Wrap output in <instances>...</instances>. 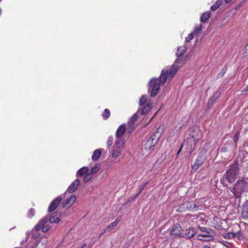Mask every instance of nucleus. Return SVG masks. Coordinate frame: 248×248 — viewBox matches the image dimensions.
Segmentation results:
<instances>
[{
    "label": "nucleus",
    "instance_id": "6ab92c4d",
    "mask_svg": "<svg viewBox=\"0 0 248 248\" xmlns=\"http://www.w3.org/2000/svg\"><path fill=\"white\" fill-rule=\"evenodd\" d=\"M152 107L153 103L148 101L146 104V105L144 106V107L142 108V109L141 110H140V109H139L138 110L140 111V114L142 115H144L150 111Z\"/></svg>",
    "mask_w": 248,
    "mask_h": 248
},
{
    "label": "nucleus",
    "instance_id": "72a5a7b5",
    "mask_svg": "<svg viewBox=\"0 0 248 248\" xmlns=\"http://www.w3.org/2000/svg\"><path fill=\"white\" fill-rule=\"evenodd\" d=\"M212 237L210 239L212 240V238H213V236H211V234H209L208 233L205 234H201L197 236V238L199 240H202V237Z\"/></svg>",
    "mask_w": 248,
    "mask_h": 248
},
{
    "label": "nucleus",
    "instance_id": "9d476101",
    "mask_svg": "<svg viewBox=\"0 0 248 248\" xmlns=\"http://www.w3.org/2000/svg\"><path fill=\"white\" fill-rule=\"evenodd\" d=\"M164 125L161 124L159 126L155 132L152 134V135L149 138V139H152L154 141L157 143L159 140L160 139L161 135L163 134Z\"/></svg>",
    "mask_w": 248,
    "mask_h": 248
},
{
    "label": "nucleus",
    "instance_id": "473e14b6",
    "mask_svg": "<svg viewBox=\"0 0 248 248\" xmlns=\"http://www.w3.org/2000/svg\"><path fill=\"white\" fill-rule=\"evenodd\" d=\"M223 237L225 239H232L234 237V233L233 232H228V233H224L223 234Z\"/></svg>",
    "mask_w": 248,
    "mask_h": 248
},
{
    "label": "nucleus",
    "instance_id": "ea45409f",
    "mask_svg": "<svg viewBox=\"0 0 248 248\" xmlns=\"http://www.w3.org/2000/svg\"><path fill=\"white\" fill-rule=\"evenodd\" d=\"M35 213V210L33 208H31L29 210L28 212V217L29 218H31Z\"/></svg>",
    "mask_w": 248,
    "mask_h": 248
},
{
    "label": "nucleus",
    "instance_id": "8fccbe9b",
    "mask_svg": "<svg viewBox=\"0 0 248 248\" xmlns=\"http://www.w3.org/2000/svg\"><path fill=\"white\" fill-rule=\"evenodd\" d=\"M184 143H182V145H181V147H180V148L179 150H178V151L177 152V155H178L180 154V153L181 152V150H182V148H183V146H184Z\"/></svg>",
    "mask_w": 248,
    "mask_h": 248
},
{
    "label": "nucleus",
    "instance_id": "c85d7f7f",
    "mask_svg": "<svg viewBox=\"0 0 248 248\" xmlns=\"http://www.w3.org/2000/svg\"><path fill=\"white\" fill-rule=\"evenodd\" d=\"M110 115V110L108 108H106L104 110V111L102 114V116L104 120H107L109 117Z\"/></svg>",
    "mask_w": 248,
    "mask_h": 248
},
{
    "label": "nucleus",
    "instance_id": "4c0bfd02",
    "mask_svg": "<svg viewBox=\"0 0 248 248\" xmlns=\"http://www.w3.org/2000/svg\"><path fill=\"white\" fill-rule=\"evenodd\" d=\"M149 183V182H146L145 183H144L139 189V193L136 195V196L135 197V198L134 199H135V198H136L137 197H138L139 194L144 190L145 187L146 186V185Z\"/></svg>",
    "mask_w": 248,
    "mask_h": 248
},
{
    "label": "nucleus",
    "instance_id": "4be33fe9",
    "mask_svg": "<svg viewBox=\"0 0 248 248\" xmlns=\"http://www.w3.org/2000/svg\"><path fill=\"white\" fill-rule=\"evenodd\" d=\"M89 171V168L88 167H83L80 169L77 173V176H82L86 174Z\"/></svg>",
    "mask_w": 248,
    "mask_h": 248
},
{
    "label": "nucleus",
    "instance_id": "1a4fd4ad",
    "mask_svg": "<svg viewBox=\"0 0 248 248\" xmlns=\"http://www.w3.org/2000/svg\"><path fill=\"white\" fill-rule=\"evenodd\" d=\"M185 142H186V150L189 154L190 155L195 149L196 145L198 141L187 137Z\"/></svg>",
    "mask_w": 248,
    "mask_h": 248
},
{
    "label": "nucleus",
    "instance_id": "79ce46f5",
    "mask_svg": "<svg viewBox=\"0 0 248 248\" xmlns=\"http://www.w3.org/2000/svg\"><path fill=\"white\" fill-rule=\"evenodd\" d=\"M230 144H225L223 147L221 149L220 152H227L229 149Z\"/></svg>",
    "mask_w": 248,
    "mask_h": 248
},
{
    "label": "nucleus",
    "instance_id": "c9c22d12",
    "mask_svg": "<svg viewBox=\"0 0 248 248\" xmlns=\"http://www.w3.org/2000/svg\"><path fill=\"white\" fill-rule=\"evenodd\" d=\"M92 177V174L90 172H87L84 177V182L89 181L91 179Z\"/></svg>",
    "mask_w": 248,
    "mask_h": 248
},
{
    "label": "nucleus",
    "instance_id": "2f4dec72",
    "mask_svg": "<svg viewBox=\"0 0 248 248\" xmlns=\"http://www.w3.org/2000/svg\"><path fill=\"white\" fill-rule=\"evenodd\" d=\"M147 100V95H143L140 99L139 105L140 106H143L146 103Z\"/></svg>",
    "mask_w": 248,
    "mask_h": 248
},
{
    "label": "nucleus",
    "instance_id": "aec40b11",
    "mask_svg": "<svg viewBox=\"0 0 248 248\" xmlns=\"http://www.w3.org/2000/svg\"><path fill=\"white\" fill-rule=\"evenodd\" d=\"M196 234L194 227H190L186 231L185 235L187 238H192Z\"/></svg>",
    "mask_w": 248,
    "mask_h": 248
},
{
    "label": "nucleus",
    "instance_id": "cd10ccee",
    "mask_svg": "<svg viewBox=\"0 0 248 248\" xmlns=\"http://www.w3.org/2000/svg\"><path fill=\"white\" fill-rule=\"evenodd\" d=\"M101 152L100 149L95 150L92 156V159L93 160H97L101 156Z\"/></svg>",
    "mask_w": 248,
    "mask_h": 248
},
{
    "label": "nucleus",
    "instance_id": "864d4df0",
    "mask_svg": "<svg viewBox=\"0 0 248 248\" xmlns=\"http://www.w3.org/2000/svg\"><path fill=\"white\" fill-rule=\"evenodd\" d=\"M157 111L154 114V115L151 117V118L150 119L149 121V123L151 122L153 119V118L155 117V116L156 115V113H157Z\"/></svg>",
    "mask_w": 248,
    "mask_h": 248
},
{
    "label": "nucleus",
    "instance_id": "e433bc0d",
    "mask_svg": "<svg viewBox=\"0 0 248 248\" xmlns=\"http://www.w3.org/2000/svg\"><path fill=\"white\" fill-rule=\"evenodd\" d=\"M198 228L202 232H205L209 234H211L210 230L203 227L198 226Z\"/></svg>",
    "mask_w": 248,
    "mask_h": 248
},
{
    "label": "nucleus",
    "instance_id": "09e8293b",
    "mask_svg": "<svg viewBox=\"0 0 248 248\" xmlns=\"http://www.w3.org/2000/svg\"><path fill=\"white\" fill-rule=\"evenodd\" d=\"M182 58H178L175 60V63H180L182 62Z\"/></svg>",
    "mask_w": 248,
    "mask_h": 248
},
{
    "label": "nucleus",
    "instance_id": "a19ab883",
    "mask_svg": "<svg viewBox=\"0 0 248 248\" xmlns=\"http://www.w3.org/2000/svg\"><path fill=\"white\" fill-rule=\"evenodd\" d=\"M202 24H200V25L199 26H198L197 27H196L195 29L194 33L195 34H199L200 33V32L202 31Z\"/></svg>",
    "mask_w": 248,
    "mask_h": 248
},
{
    "label": "nucleus",
    "instance_id": "423d86ee",
    "mask_svg": "<svg viewBox=\"0 0 248 248\" xmlns=\"http://www.w3.org/2000/svg\"><path fill=\"white\" fill-rule=\"evenodd\" d=\"M48 220V218L46 217H44L40 222L35 226L34 229L36 231H38L40 230L41 229H42V231L43 232H46L50 228V226L48 225H46V223Z\"/></svg>",
    "mask_w": 248,
    "mask_h": 248
},
{
    "label": "nucleus",
    "instance_id": "13d9d810",
    "mask_svg": "<svg viewBox=\"0 0 248 248\" xmlns=\"http://www.w3.org/2000/svg\"><path fill=\"white\" fill-rule=\"evenodd\" d=\"M124 128H125V131H126V125H125Z\"/></svg>",
    "mask_w": 248,
    "mask_h": 248
},
{
    "label": "nucleus",
    "instance_id": "3c124183",
    "mask_svg": "<svg viewBox=\"0 0 248 248\" xmlns=\"http://www.w3.org/2000/svg\"><path fill=\"white\" fill-rule=\"evenodd\" d=\"M245 54L246 55H248V43L247 44V45L246 46V51H245Z\"/></svg>",
    "mask_w": 248,
    "mask_h": 248
},
{
    "label": "nucleus",
    "instance_id": "7c9ffc66",
    "mask_svg": "<svg viewBox=\"0 0 248 248\" xmlns=\"http://www.w3.org/2000/svg\"><path fill=\"white\" fill-rule=\"evenodd\" d=\"M227 70V66L225 65L222 68L220 72L218 74L217 76V78L219 79L223 77L224 74H225Z\"/></svg>",
    "mask_w": 248,
    "mask_h": 248
},
{
    "label": "nucleus",
    "instance_id": "4d7b16f0",
    "mask_svg": "<svg viewBox=\"0 0 248 248\" xmlns=\"http://www.w3.org/2000/svg\"><path fill=\"white\" fill-rule=\"evenodd\" d=\"M86 243L84 244L83 245V246H82L80 248H84V247L86 246Z\"/></svg>",
    "mask_w": 248,
    "mask_h": 248
},
{
    "label": "nucleus",
    "instance_id": "b1692460",
    "mask_svg": "<svg viewBox=\"0 0 248 248\" xmlns=\"http://www.w3.org/2000/svg\"><path fill=\"white\" fill-rule=\"evenodd\" d=\"M211 16V12L210 11H208L205 12L202 15L201 17V21L202 22H206L208 20L209 17Z\"/></svg>",
    "mask_w": 248,
    "mask_h": 248
},
{
    "label": "nucleus",
    "instance_id": "f704fd0d",
    "mask_svg": "<svg viewBox=\"0 0 248 248\" xmlns=\"http://www.w3.org/2000/svg\"><path fill=\"white\" fill-rule=\"evenodd\" d=\"M216 100H217V98L215 96L209 98L208 99V105H207L208 107L210 108L212 105L213 103L216 101Z\"/></svg>",
    "mask_w": 248,
    "mask_h": 248
},
{
    "label": "nucleus",
    "instance_id": "5701e85b",
    "mask_svg": "<svg viewBox=\"0 0 248 248\" xmlns=\"http://www.w3.org/2000/svg\"><path fill=\"white\" fill-rule=\"evenodd\" d=\"M186 51V47L184 46H180L177 48L176 55L178 57L182 56Z\"/></svg>",
    "mask_w": 248,
    "mask_h": 248
},
{
    "label": "nucleus",
    "instance_id": "4468645a",
    "mask_svg": "<svg viewBox=\"0 0 248 248\" xmlns=\"http://www.w3.org/2000/svg\"><path fill=\"white\" fill-rule=\"evenodd\" d=\"M80 183V181L79 179H77L75 180L68 187L66 192H65V194L67 192L72 193L74 192L78 187V186L79 185Z\"/></svg>",
    "mask_w": 248,
    "mask_h": 248
},
{
    "label": "nucleus",
    "instance_id": "58836bf2",
    "mask_svg": "<svg viewBox=\"0 0 248 248\" xmlns=\"http://www.w3.org/2000/svg\"><path fill=\"white\" fill-rule=\"evenodd\" d=\"M99 167L97 165H94L91 169L90 173L93 175L98 171Z\"/></svg>",
    "mask_w": 248,
    "mask_h": 248
},
{
    "label": "nucleus",
    "instance_id": "20e7f679",
    "mask_svg": "<svg viewBox=\"0 0 248 248\" xmlns=\"http://www.w3.org/2000/svg\"><path fill=\"white\" fill-rule=\"evenodd\" d=\"M124 134V124H122L117 130L116 133V145L117 148L120 149L124 144V140L123 138Z\"/></svg>",
    "mask_w": 248,
    "mask_h": 248
},
{
    "label": "nucleus",
    "instance_id": "5fc2aeb1",
    "mask_svg": "<svg viewBox=\"0 0 248 248\" xmlns=\"http://www.w3.org/2000/svg\"><path fill=\"white\" fill-rule=\"evenodd\" d=\"M232 0H225V2L226 3H229Z\"/></svg>",
    "mask_w": 248,
    "mask_h": 248
},
{
    "label": "nucleus",
    "instance_id": "37998d69",
    "mask_svg": "<svg viewBox=\"0 0 248 248\" xmlns=\"http://www.w3.org/2000/svg\"><path fill=\"white\" fill-rule=\"evenodd\" d=\"M194 37V33L191 32L189 33L186 37V42H189L190 40H191Z\"/></svg>",
    "mask_w": 248,
    "mask_h": 248
},
{
    "label": "nucleus",
    "instance_id": "a18cd8bd",
    "mask_svg": "<svg viewBox=\"0 0 248 248\" xmlns=\"http://www.w3.org/2000/svg\"><path fill=\"white\" fill-rule=\"evenodd\" d=\"M113 137L112 136H109L108 137V141H107V145H108V147H110L112 144V143H113Z\"/></svg>",
    "mask_w": 248,
    "mask_h": 248
},
{
    "label": "nucleus",
    "instance_id": "412c9836",
    "mask_svg": "<svg viewBox=\"0 0 248 248\" xmlns=\"http://www.w3.org/2000/svg\"><path fill=\"white\" fill-rule=\"evenodd\" d=\"M187 202V211H195L198 210V206L192 202Z\"/></svg>",
    "mask_w": 248,
    "mask_h": 248
},
{
    "label": "nucleus",
    "instance_id": "f8f14e48",
    "mask_svg": "<svg viewBox=\"0 0 248 248\" xmlns=\"http://www.w3.org/2000/svg\"><path fill=\"white\" fill-rule=\"evenodd\" d=\"M62 201V198L61 197H58L56 199L53 200L51 203L48 207V211L49 212H51L54 211L61 202Z\"/></svg>",
    "mask_w": 248,
    "mask_h": 248
},
{
    "label": "nucleus",
    "instance_id": "39448f33",
    "mask_svg": "<svg viewBox=\"0 0 248 248\" xmlns=\"http://www.w3.org/2000/svg\"><path fill=\"white\" fill-rule=\"evenodd\" d=\"M139 115L140 111L138 110L128 121L127 130L129 134H130L138 126L139 123L137 122V121Z\"/></svg>",
    "mask_w": 248,
    "mask_h": 248
},
{
    "label": "nucleus",
    "instance_id": "49530a36",
    "mask_svg": "<svg viewBox=\"0 0 248 248\" xmlns=\"http://www.w3.org/2000/svg\"><path fill=\"white\" fill-rule=\"evenodd\" d=\"M176 211H177V212H186V211H185V209L183 208V206H182L181 204V205H180L178 207V208H177V209Z\"/></svg>",
    "mask_w": 248,
    "mask_h": 248
},
{
    "label": "nucleus",
    "instance_id": "ddd939ff",
    "mask_svg": "<svg viewBox=\"0 0 248 248\" xmlns=\"http://www.w3.org/2000/svg\"><path fill=\"white\" fill-rule=\"evenodd\" d=\"M241 217L243 219L248 221V200L243 204Z\"/></svg>",
    "mask_w": 248,
    "mask_h": 248
},
{
    "label": "nucleus",
    "instance_id": "6e6552de",
    "mask_svg": "<svg viewBox=\"0 0 248 248\" xmlns=\"http://www.w3.org/2000/svg\"><path fill=\"white\" fill-rule=\"evenodd\" d=\"M188 138L199 141L202 137V132L198 128H194L189 130Z\"/></svg>",
    "mask_w": 248,
    "mask_h": 248
},
{
    "label": "nucleus",
    "instance_id": "2eb2a0df",
    "mask_svg": "<svg viewBox=\"0 0 248 248\" xmlns=\"http://www.w3.org/2000/svg\"><path fill=\"white\" fill-rule=\"evenodd\" d=\"M157 143L154 141L152 139L150 140L148 139L145 143V149L150 152H153L154 151V147Z\"/></svg>",
    "mask_w": 248,
    "mask_h": 248
},
{
    "label": "nucleus",
    "instance_id": "c03bdc74",
    "mask_svg": "<svg viewBox=\"0 0 248 248\" xmlns=\"http://www.w3.org/2000/svg\"><path fill=\"white\" fill-rule=\"evenodd\" d=\"M239 136H240V132L238 131H236V132L234 134V139H233L234 142L235 144L236 143V142L237 141V140L239 139Z\"/></svg>",
    "mask_w": 248,
    "mask_h": 248
},
{
    "label": "nucleus",
    "instance_id": "7ed1b4c3",
    "mask_svg": "<svg viewBox=\"0 0 248 248\" xmlns=\"http://www.w3.org/2000/svg\"><path fill=\"white\" fill-rule=\"evenodd\" d=\"M149 89L151 90L150 96L152 97H155L158 93L160 89V86H162L158 82V79L156 78H153L149 82Z\"/></svg>",
    "mask_w": 248,
    "mask_h": 248
},
{
    "label": "nucleus",
    "instance_id": "c756f323",
    "mask_svg": "<svg viewBox=\"0 0 248 248\" xmlns=\"http://www.w3.org/2000/svg\"><path fill=\"white\" fill-rule=\"evenodd\" d=\"M245 235L241 232L240 230H239L236 233H234V237H235L237 239L239 240H242L245 238Z\"/></svg>",
    "mask_w": 248,
    "mask_h": 248
},
{
    "label": "nucleus",
    "instance_id": "dca6fc26",
    "mask_svg": "<svg viewBox=\"0 0 248 248\" xmlns=\"http://www.w3.org/2000/svg\"><path fill=\"white\" fill-rule=\"evenodd\" d=\"M182 227L179 224H175L170 231V234L174 237L179 235L181 233Z\"/></svg>",
    "mask_w": 248,
    "mask_h": 248
},
{
    "label": "nucleus",
    "instance_id": "f03ea898",
    "mask_svg": "<svg viewBox=\"0 0 248 248\" xmlns=\"http://www.w3.org/2000/svg\"><path fill=\"white\" fill-rule=\"evenodd\" d=\"M239 170L238 161H235L233 164L230 166V168L224 174V177L229 183H232L235 181L236 176L239 173Z\"/></svg>",
    "mask_w": 248,
    "mask_h": 248
},
{
    "label": "nucleus",
    "instance_id": "9b49d317",
    "mask_svg": "<svg viewBox=\"0 0 248 248\" xmlns=\"http://www.w3.org/2000/svg\"><path fill=\"white\" fill-rule=\"evenodd\" d=\"M168 75L169 69L167 68H164L161 71L158 79V82L161 85L163 86L165 83Z\"/></svg>",
    "mask_w": 248,
    "mask_h": 248
},
{
    "label": "nucleus",
    "instance_id": "a211bd4d",
    "mask_svg": "<svg viewBox=\"0 0 248 248\" xmlns=\"http://www.w3.org/2000/svg\"><path fill=\"white\" fill-rule=\"evenodd\" d=\"M60 214H58L57 212L53 213L49 218V221L50 223H58L61 220Z\"/></svg>",
    "mask_w": 248,
    "mask_h": 248
},
{
    "label": "nucleus",
    "instance_id": "de8ad7c7",
    "mask_svg": "<svg viewBox=\"0 0 248 248\" xmlns=\"http://www.w3.org/2000/svg\"><path fill=\"white\" fill-rule=\"evenodd\" d=\"M183 207V208L185 209V211H187V202H186L183 204H181Z\"/></svg>",
    "mask_w": 248,
    "mask_h": 248
},
{
    "label": "nucleus",
    "instance_id": "603ef678",
    "mask_svg": "<svg viewBox=\"0 0 248 248\" xmlns=\"http://www.w3.org/2000/svg\"><path fill=\"white\" fill-rule=\"evenodd\" d=\"M202 248H214V247H209L207 245H204L203 246H202Z\"/></svg>",
    "mask_w": 248,
    "mask_h": 248
},
{
    "label": "nucleus",
    "instance_id": "f257e3e1",
    "mask_svg": "<svg viewBox=\"0 0 248 248\" xmlns=\"http://www.w3.org/2000/svg\"><path fill=\"white\" fill-rule=\"evenodd\" d=\"M230 190L235 198H239L244 192L248 191V184L245 179H242L238 180Z\"/></svg>",
    "mask_w": 248,
    "mask_h": 248
},
{
    "label": "nucleus",
    "instance_id": "393cba45",
    "mask_svg": "<svg viewBox=\"0 0 248 248\" xmlns=\"http://www.w3.org/2000/svg\"><path fill=\"white\" fill-rule=\"evenodd\" d=\"M119 221V220L118 219H117L115 221L112 222L111 224H110L109 226H107L106 228V229H105L104 233H106L107 232H109V231L112 230L113 229H114V227L117 225Z\"/></svg>",
    "mask_w": 248,
    "mask_h": 248
},
{
    "label": "nucleus",
    "instance_id": "6e6d98bb",
    "mask_svg": "<svg viewBox=\"0 0 248 248\" xmlns=\"http://www.w3.org/2000/svg\"><path fill=\"white\" fill-rule=\"evenodd\" d=\"M112 156L113 157H116L117 156V155L114 152H113L112 154Z\"/></svg>",
    "mask_w": 248,
    "mask_h": 248
},
{
    "label": "nucleus",
    "instance_id": "0eeeda50",
    "mask_svg": "<svg viewBox=\"0 0 248 248\" xmlns=\"http://www.w3.org/2000/svg\"><path fill=\"white\" fill-rule=\"evenodd\" d=\"M206 160V157L203 153L199 155L193 165H192V170L195 172L203 164Z\"/></svg>",
    "mask_w": 248,
    "mask_h": 248
},
{
    "label": "nucleus",
    "instance_id": "f3484780",
    "mask_svg": "<svg viewBox=\"0 0 248 248\" xmlns=\"http://www.w3.org/2000/svg\"><path fill=\"white\" fill-rule=\"evenodd\" d=\"M76 200V197L75 195H71L69 198L63 201L62 205L63 207L67 206H71Z\"/></svg>",
    "mask_w": 248,
    "mask_h": 248
},
{
    "label": "nucleus",
    "instance_id": "bb28decb",
    "mask_svg": "<svg viewBox=\"0 0 248 248\" xmlns=\"http://www.w3.org/2000/svg\"><path fill=\"white\" fill-rule=\"evenodd\" d=\"M222 4V0H217L215 2V3L211 6V7H210L211 10H212L213 11L216 10Z\"/></svg>",
    "mask_w": 248,
    "mask_h": 248
},
{
    "label": "nucleus",
    "instance_id": "a878e982",
    "mask_svg": "<svg viewBox=\"0 0 248 248\" xmlns=\"http://www.w3.org/2000/svg\"><path fill=\"white\" fill-rule=\"evenodd\" d=\"M179 66L177 64H174L172 65L171 69L169 71V75L170 76V78H172L177 72Z\"/></svg>",
    "mask_w": 248,
    "mask_h": 248
}]
</instances>
